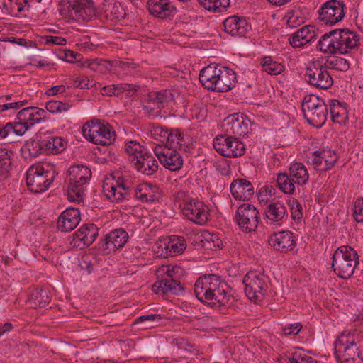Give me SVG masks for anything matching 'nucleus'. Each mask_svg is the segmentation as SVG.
<instances>
[{"instance_id": "nucleus-25", "label": "nucleus", "mask_w": 363, "mask_h": 363, "mask_svg": "<svg viewBox=\"0 0 363 363\" xmlns=\"http://www.w3.org/2000/svg\"><path fill=\"white\" fill-rule=\"evenodd\" d=\"M100 10L101 13L98 18H104L113 23L124 19L126 16L124 8L119 2L103 4Z\"/></svg>"}, {"instance_id": "nucleus-44", "label": "nucleus", "mask_w": 363, "mask_h": 363, "mask_svg": "<svg viewBox=\"0 0 363 363\" xmlns=\"http://www.w3.org/2000/svg\"><path fill=\"white\" fill-rule=\"evenodd\" d=\"M328 67H330L333 69L346 72L350 68L349 62L340 57H332L327 60L325 63Z\"/></svg>"}, {"instance_id": "nucleus-36", "label": "nucleus", "mask_w": 363, "mask_h": 363, "mask_svg": "<svg viewBox=\"0 0 363 363\" xmlns=\"http://www.w3.org/2000/svg\"><path fill=\"white\" fill-rule=\"evenodd\" d=\"M12 154L13 152L9 150L0 147V181L6 179L9 176Z\"/></svg>"}, {"instance_id": "nucleus-53", "label": "nucleus", "mask_w": 363, "mask_h": 363, "mask_svg": "<svg viewBox=\"0 0 363 363\" xmlns=\"http://www.w3.org/2000/svg\"><path fill=\"white\" fill-rule=\"evenodd\" d=\"M203 238L206 243H203V245L209 249L220 247L222 245L221 240L216 235L206 233L203 235Z\"/></svg>"}, {"instance_id": "nucleus-45", "label": "nucleus", "mask_w": 363, "mask_h": 363, "mask_svg": "<svg viewBox=\"0 0 363 363\" xmlns=\"http://www.w3.org/2000/svg\"><path fill=\"white\" fill-rule=\"evenodd\" d=\"M17 120L26 124L30 128L35 124L33 106L21 109L17 114Z\"/></svg>"}, {"instance_id": "nucleus-32", "label": "nucleus", "mask_w": 363, "mask_h": 363, "mask_svg": "<svg viewBox=\"0 0 363 363\" xmlns=\"http://www.w3.org/2000/svg\"><path fill=\"white\" fill-rule=\"evenodd\" d=\"M289 174L291 176V179L298 185L306 184L309 178L308 170L301 162H295L291 164Z\"/></svg>"}, {"instance_id": "nucleus-58", "label": "nucleus", "mask_w": 363, "mask_h": 363, "mask_svg": "<svg viewBox=\"0 0 363 363\" xmlns=\"http://www.w3.org/2000/svg\"><path fill=\"white\" fill-rule=\"evenodd\" d=\"M214 166L216 171L222 176H228L231 173L230 166L226 160L216 162Z\"/></svg>"}, {"instance_id": "nucleus-61", "label": "nucleus", "mask_w": 363, "mask_h": 363, "mask_svg": "<svg viewBox=\"0 0 363 363\" xmlns=\"http://www.w3.org/2000/svg\"><path fill=\"white\" fill-rule=\"evenodd\" d=\"M289 40L290 45L294 48H301L307 45L306 43H305L304 39L301 38L300 34L298 33V30L289 37Z\"/></svg>"}, {"instance_id": "nucleus-60", "label": "nucleus", "mask_w": 363, "mask_h": 363, "mask_svg": "<svg viewBox=\"0 0 363 363\" xmlns=\"http://www.w3.org/2000/svg\"><path fill=\"white\" fill-rule=\"evenodd\" d=\"M291 218L294 220H298L303 216L302 206L297 201H293L292 205L291 206Z\"/></svg>"}, {"instance_id": "nucleus-48", "label": "nucleus", "mask_w": 363, "mask_h": 363, "mask_svg": "<svg viewBox=\"0 0 363 363\" xmlns=\"http://www.w3.org/2000/svg\"><path fill=\"white\" fill-rule=\"evenodd\" d=\"M32 299L40 307L45 306L50 302L48 291L43 289H36L31 295Z\"/></svg>"}, {"instance_id": "nucleus-49", "label": "nucleus", "mask_w": 363, "mask_h": 363, "mask_svg": "<svg viewBox=\"0 0 363 363\" xmlns=\"http://www.w3.org/2000/svg\"><path fill=\"white\" fill-rule=\"evenodd\" d=\"M71 106L67 103H62L60 101H49L45 104V109L52 113L67 111Z\"/></svg>"}, {"instance_id": "nucleus-56", "label": "nucleus", "mask_w": 363, "mask_h": 363, "mask_svg": "<svg viewBox=\"0 0 363 363\" xmlns=\"http://www.w3.org/2000/svg\"><path fill=\"white\" fill-rule=\"evenodd\" d=\"M352 216L355 221L363 223V200H356L354 202Z\"/></svg>"}, {"instance_id": "nucleus-40", "label": "nucleus", "mask_w": 363, "mask_h": 363, "mask_svg": "<svg viewBox=\"0 0 363 363\" xmlns=\"http://www.w3.org/2000/svg\"><path fill=\"white\" fill-rule=\"evenodd\" d=\"M276 183L279 189L285 194H291L295 191V183L291 179L289 174H278Z\"/></svg>"}, {"instance_id": "nucleus-29", "label": "nucleus", "mask_w": 363, "mask_h": 363, "mask_svg": "<svg viewBox=\"0 0 363 363\" xmlns=\"http://www.w3.org/2000/svg\"><path fill=\"white\" fill-rule=\"evenodd\" d=\"M68 182L87 183L91 177V172L86 166L73 165L67 171Z\"/></svg>"}, {"instance_id": "nucleus-52", "label": "nucleus", "mask_w": 363, "mask_h": 363, "mask_svg": "<svg viewBox=\"0 0 363 363\" xmlns=\"http://www.w3.org/2000/svg\"><path fill=\"white\" fill-rule=\"evenodd\" d=\"M323 158L324 159V171L332 169L337 160V156L335 152L331 150H323Z\"/></svg>"}, {"instance_id": "nucleus-4", "label": "nucleus", "mask_w": 363, "mask_h": 363, "mask_svg": "<svg viewBox=\"0 0 363 363\" xmlns=\"http://www.w3.org/2000/svg\"><path fill=\"white\" fill-rule=\"evenodd\" d=\"M301 109L304 118L312 126L321 128L327 121L328 106L323 99L310 94L304 97Z\"/></svg>"}, {"instance_id": "nucleus-20", "label": "nucleus", "mask_w": 363, "mask_h": 363, "mask_svg": "<svg viewBox=\"0 0 363 363\" xmlns=\"http://www.w3.org/2000/svg\"><path fill=\"white\" fill-rule=\"evenodd\" d=\"M223 30L234 37H242L250 28L245 18L238 16L228 17L223 22Z\"/></svg>"}, {"instance_id": "nucleus-21", "label": "nucleus", "mask_w": 363, "mask_h": 363, "mask_svg": "<svg viewBox=\"0 0 363 363\" xmlns=\"http://www.w3.org/2000/svg\"><path fill=\"white\" fill-rule=\"evenodd\" d=\"M231 195L236 200L249 201L255 194L252 183L243 178L234 179L230 186Z\"/></svg>"}, {"instance_id": "nucleus-15", "label": "nucleus", "mask_w": 363, "mask_h": 363, "mask_svg": "<svg viewBox=\"0 0 363 363\" xmlns=\"http://www.w3.org/2000/svg\"><path fill=\"white\" fill-rule=\"evenodd\" d=\"M99 235V228L94 223H86L81 226L73 235L70 242L72 247L84 249L91 245Z\"/></svg>"}, {"instance_id": "nucleus-51", "label": "nucleus", "mask_w": 363, "mask_h": 363, "mask_svg": "<svg viewBox=\"0 0 363 363\" xmlns=\"http://www.w3.org/2000/svg\"><path fill=\"white\" fill-rule=\"evenodd\" d=\"M115 87L116 96H120L125 92H127V95H133L140 89V86L129 83L117 84Z\"/></svg>"}, {"instance_id": "nucleus-35", "label": "nucleus", "mask_w": 363, "mask_h": 363, "mask_svg": "<svg viewBox=\"0 0 363 363\" xmlns=\"http://www.w3.org/2000/svg\"><path fill=\"white\" fill-rule=\"evenodd\" d=\"M216 69H213L212 64L203 68L200 71L199 82L207 89L214 91Z\"/></svg>"}, {"instance_id": "nucleus-26", "label": "nucleus", "mask_w": 363, "mask_h": 363, "mask_svg": "<svg viewBox=\"0 0 363 363\" xmlns=\"http://www.w3.org/2000/svg\"><path fill=\"white\" fill-rule=\"evenodd\" d=\"M228 287L220 286V291L218 289L211 292V296L207 297L205 304L211 308L221 306H229L235 301L234 297L228 291Z\"/></svg>"}, {"instance_id": "nucleus-57", "label": "nucleus", "mask_w": 363, "mask_h": 363, "mask_svg": "<svg viewBox=\"0 0 363 363\" xmlns=\"http://www.w3.org/2000/svg\"><path fill=\"white\" fill-rule=\"evenodd\" d=\"M151 185V184L148 183L139 184L135 189V195L136 198L144 202V198L147 191H149Z\"/></svg>"}, {"instance_id": "nucleus-7", "label": "nucleus", "mask_w": 363, "mask_h": 363, "mask_svg": "<svg viewBox=\"0 0 363 363\" xmlns=\"http://www.w3.org/2000/svg\"><path fill=\"white\" fill-rule=\"evenodd\" d=\"M305 80L312 86L319 89H328L333 84L328 66L320 60L311 62L304 74Z\"/></svg>"}, {"instance_id": "nucleus-12", "label": "nucleus", "mask_w": 363, "mask_h": 363, "mask_svg": "<svg viewBox=\"0 0 363 363\" xmlns=\"http://www.w3.org/2000/svg\"><path fill=\"white\" fill-rule=\"evenodd\" d=\"M250 120L242 113H235L227 116L223 123V129L226 135L245 137L249 132Z\"/></svg>"}, {"instance_id": "nucleus-46", "label": "nucleus", "mask_w": 363, "mask_h": 363, "mask_svg": "<svg viewBox=\"0 0 363 363\" xmlns=\"http://www.w3.org/2000/svg\"><path fill=\"white\" fill-rule=\"evenodd\" d=\"M206 279L208 284V289L209 294H211V292L216 291V289L220 291V286L228 287V285L225 281H223L220 276L216 275L215 274H206Z\"/></svg>"}, {"instance_id": "nucleus-22", "label": "nucleus", "mask_w": 363, "mask_h": 363, "mask_svg": "<svg viewBox=\"0 0 363 363\" xmlns=\"http://www.w3.org/2000/svg\"><path fill=\"white\" fill-rule=\"evenodd\" d=\"M147 6L149 13L159 18L174 16L176 13V7L170 0H148Z\"/></svg>"}, {"instance_id": "nucleus-38", "label": "nucleus", "mask_w": 363, "mask_h": 363, "mask_svg": "<svg viewBox=\"0 0 363 363\" xmlns=\"http://www.w3.org/2000/svg\"><path fill=\"white\" fill-rule=\"evenodd\" d=\"M207 281H208L206 279V275H203L198 278L194 284V294L198 300L203 303L206 301L207 297L211 296L208 293Z\"/></svg>"}, {"instance_id": "nucleus-55", "label": "nucleus", "mask_w": 363, "mask_h": 363, "mask_svg": "<svg viewBox=\"0 0 363 363\" xmlns=\"http://www.w3.org/2000/svg\"><path fill=\"white\" fill-rule=\"evenodd\" d=\"M161 194L159 191V188L157 186L151 185L149 191L146 194L144 201L145 202H155L159 201L160 199Z\"/></svg>"}, {"instance_id": "nucleus-63", "label": "nucleus", "mask_w": 363, "mask_h": 363, "mask_svg": "<svg viewBox=\"0 0 363 363\" xmlns=\"http://www.w3.org/2000/svg\"><path fill=\"white\" fill-rule=\"evenodd\" d=\"M200 5H201L205 9L211 11L213 10L215 11L221 12L218 6L217 5V1H214L213 0H197Z\"/></svg>"}, {"instance_id": "nucleus-24", "label": "nucleus", "mask_w": 363, "mask_h": 363, "mask_svg": "<svg viewBox=\"0 0 363 363\" xmlns=\"http://www.w3.org/2000/svg\"><path fill=\"white\" fill-rule=\"evenodd\" d=\"M265 218L269 220L270 224L281 225L288 218L287 208L280 201L271 202L267 204L264 210Z\"/></svg>"}, {"instance_id": "nucleus-39", "label": "nucleus", "mask_w": 363, "mask_h": 363, "mask_svg": "<svg viewBox=\"0 0 363 363\" xmlns=\"http://www.w3.org/2000/svg\"><path fill=\"white\" fill-rule=\"evenodd\" d=\"M103 189L108 199L113 202L122 201L127 194L126 191H123L122 189L114 186L113 184H109L108 182L104 184Z\"/></svg>"}, {"instance_id": "nucleus-14", "label": "nucleus", "mask_w": 363, "mask_h": 363, "mask_svg": "<svg viewBox=\"0 0 363 363\" xmlns=\"http://www.w3.org/2000/svg\"><path fill=\"white\" fill-rule=\"evenodd\" d=\"M183 214L191 221L199 225H203L208 220V208L203 202L197 199L187 201L183 206L180 204Z\"/></svg>"}, {"instance_id": "nucleus-28", "label": "nucleus", "mask_w": 363, "mask_h": 363, "mask_svg": "<svg viewBox=\"0 0 363 363\" xmlns=\"http://www.w3.org/2000/svg\"><path fill=\"white\" fill-rule=\"evenodd\" d=\"M223 70V74L220 77L219 81L215 83L214 91L225 92L232 89L236 84L235 73L228 67H219Z\"/></svg>"}, {"instance_id": "nucleus-1", "label": "nucleus", "mask_w": 363, "mask_h": 363, "mask_svg": "<svg viewBox=\"0 0 363 363\" xmlns=\"http://www.w3.org/2000/svg\"><path fill=\"white\" fill-rule=\"evenodd\" d=\"M359 37L349 29H335L322 35L318 48L330 54H345L357 46Z\"/></svg>"}, {"instance_id": "nucleus-6", "label": "nucleus", "mask_w": 363, "mask_h": 363, "mask_svg": "<svg viewBox=\"0 0 363 363\" xmlns=\"http://www.w3.org/2000/svg\"><path fill=\"white\" fill-rule=\"evenodd\" d=\"M55 173L45 170L40 164L30 166L26 172V185L33 193H42L53 182Z\"/></svg>"}, {"instance_id": "nucleus-33", "label": "nucleus", "mask_w": 363, "mask_h": 363, "mask_svg": "<svg viewBox=\"0 0 363 363\" xmlns=\"http://www.w3.org/2000/svg\"><path fill=\"white\" fill-rule=\"evenodd\" d=\"M186 248V242L184 237L173 235L166 245L167 256H174L184 252Z\"/></svg>"}, {"instance_id": "nucleus-27", "label": "nucleus", "mask_w": 363, "mask_h": 363, "mask_svg": "<svg viewBox=\"0 0 363 363\" xmlns=\"http://www.w3.org/2000/svg\"><path fill=\"white\" fill-rule=\"evenodd\" d=\"M133 163L135 169L146 175H152L158 169V164L155 157L146 151L140 155Z\"/></svg>"}, {"instance_id": "nucleus-47", "label": "nucleus", "mask_w": 363, "mask_h": 363, "mask_svg": "<svg viewBox=\"0 0 363 363\" xmlns=\"http://www.w3.org/2000/svg\"><path fill=\"white\" fill-rule=\"evenodd\" d=\"M45 141L43 140H34L26 143L29 154L32 157H37L40 154H45Z\"/></svg>"}, {"instance_id": "nucleus-43", "label": "nucleus", "mask_w": 363, "mask_h": 363, "mask_svg": "<svg viewBox=\"0 0 363 363\" xmlns=\"http://www.w3.org/2000/svg\"><path fill=\"white\" fill-rule=\"evenodd\" d=\"M150 101L155 104H162L173 100V94L169 89H164L159 91L150 93Z\"/></svg>"}, {"instance_id": "nucleus-31", "label": "nucleus", "mask_w": 363, "mask_h": 363, "mask_svg": "<svg viewBox=\"0 0 363 363\" xmlns=\"http://www.w3.org/2000/svg\"><path fill=\"white\" fill-rule=\"evenodd\" d=\"M308 12L305 7H296L287 11L284 16L289 26L296 28L303 24L308 16Z\"/></svg>"}, {"instance_id": "nucleus-13", "label": "nucleus", "mask_w": 363, "mask_h": 363, "mask_svg": "<svg viewBox=\"0 0 363 363\" xmlns=\"http://www.w3.org/2000/svg\"><path fill=\"white\" fill-rule=\"evenodd\" d=\"M236 221L240 228L245 232L255 231L259 221L258 210L250 203L240 205L236 211Z\"/></svg>"}, {"instance_id": "nucleus-19", "label": "nucleus", "mask_w": 363, "mask_h": 363, "mask_svg": "<svg viewBox=\"0 0 363 363\" xmlns=\"http://www.w3.org/2000/svg\"><path fill=\"white\" fill-rule=\"evenodd\" d=\"M155 153L160 163L170 171L179 170L183 165V158L177 150L157 147Z\"/></svg>"}, {"instance_id": "nucleus-8", "label": "nucleus", "mask_w": 363, "mask_h": 363, "mask_svg": "<svg viewBox=\"0 0 363 363\" xmlns=\"http://www.w3.org/2000/svg\"><path fill=\"white\" fill-rule=\"evenodd\" d=\"M335 355L340 363H354L356 357L363 359L353 337L344 335L335 343Z\"/></svg>"}, {"instance_id": "nucleus-62", "label": "nucleus", "mask_w": 363, "mask_h": 363, "mask_svg": "<svg viewBox=\"0 0 363 363\" xmlns=\"http://www.w3.org/2000/svg\"><path fill=\"white\" fill-rule=\"evenodd\" d=\"M162 319V317L160 314H150V315H141L138 317L133 323V324H139L143 322L149 321V322H154V321H159Z\"/></svg>"}, {"instance_id": "nucleus-54", "label": "nucleus", "mask_w": 363, "mask_h": 363, "mask_svg": "<svg viewBox=\"0 0 363 363\" xmlns=\"http://www.w3.org/2000/svg\"><path fill=\"white\" fill-rule=\"evenodd\" d=\"M178 137H180V132L178 130L171 129L169 132V137L164 149L177 150L178 143H179L178 141Z\"/></svg>"}, {"instance_id": "nucleus-10", "label": "nucleus", "mask_w": 363, "mask_h": 363, "mask_svg": "<svg viewBox=\"0 0 363 363\" xmlns=\"http://www.w3.org/2000/svg\"><path fill=\"white\" fill-rule=\"evenodd\" d=\"M213 145L216 151L225 157H238L245 152V145L241 141L226 135L217 136Z\"/></svg>"}, {"instance_id": "nucleus-34", "label": "nucleus", "mask_w": 363, "mask_h": 363, "mask_svg": "<svg viewBox=\"0 0 363 363\" xmlns=\"http://www.w3.org/2000/svg\"><path fill=\"white\" fill-rule=\"evenodd\" d=\"M44 141L45 154H58L66 148V142L60 137L48 136Z\"/></svg>"}, {"instance_id": "nucleus-18", "label": "nucleus", "mask_w": 363, "mask_h": 363, "mask_svg": "<svg viewBox=\"0 0 363 363\" xmlns=\"http://www.w3.org/2000/svg\"><path fill=\"white\" fill-rule=\"evenodd\" d=\"M152 290L157 294L167 295L172 294L179 295L184 291V288L179 280L172 278V276L169 274L168 277L155 281L152 285Z\"/></svg>"}, {"instance_id": "nucleus-23", "label": "nucleus", "mask_w": 363, "mask_h": 363, "mask_svg": "<svg viewBox=\"0 0 363 363\" xmlns=\"http://www.w3.org/2000/svg\"><path fill=\"white\" fill-rule=\"evenodd\" d=\"M79 221V211L75 208H69L61 213L57 220V227L62 232H69L78 225Z\"/></svg>"}, {"instance_id": "nucleus-17", "label": "nucleus", "mask_w": 363, "mask_h": 363, "mask_svg": "<svg viewBox=\"0 0 363 363\" xmlns=\"http://www.w3.org/2000/svg\"><path fill=\"white\" fill-rule=\"evenodd\" d=\"M128 240V233L122 229H116L107 234L101 241L100 248L105 254L123 247Z\"/></svg>"}, {"instance_id": "nucleus-16", "label": "nucleus", "mask_w": 363, "mask_h": 363, "mask_svg": "<svg viewBox=\"0 0 363 363\" xmlns=\"http://www.w3.org/2000/svg\"><path fill=\"white\" fill-rule=\"evenodd\" d=\"M268 242L274 250L281 253H287L293 250L296 245V237L289 230L274 232L269 236Z\"/></svg>"}, {"instance_id": "nucleus-64", "label": "nucleus", "mask_w": 363, "mask_h": 363, "mask_svg": "<svg viewBox=\"0 0 363 363\" xmlns=\"http://www.w3.org/2000/svg\"><path fill=\"white\" fill-rule=\"evenodd\" d=\"M17 121L13 123V133L18 136H22L30 127L18 120Z\"/></svg>"}, {"instance_id": "nucleus-50", "label": "nucleus", "mask_w": 363, "mask_h": 363, "mask_svg": "<svg viewBox=\"0 0 363 363\" xmlns=\"http://www.w3.org/2000/svg\"><path fill=\"white\" fill-rule=\"evenodd\" d=\"M301 38H303L306 44L310 43L317 38L315 27L311 26H306L298 30Z\"/></svg>"}, {"instance_id": "nucleus-30", "label": "nucleus", "mask_w": 363, "mask_h": 363, "mask_svg": "<svg viewBox=\"0 0 363 363\" xmlns=\"http://www.w3.org/2000/svg\"><path fill=\"white\" fill-rule=\"evenodd\" d=\"M330 113L333 121L338 124H345L348 120L347 104L340 103L337 99L329 101Z\"/></svg>"}, {"instance_id": "nucleus-5", "label": "nucleus", "mask_w": 363, "mask_h": 363, "mask_svg": "<svg viewBox=\"0 0 363 363\" xmlns=\"http://www.w3.org/2000/svg\"><path fill=\"white\" fill-rule=\"evenodd\" d=\"M245 293L252 302L257 303L264 299L268 289L269 278L257 271H250L243 277Z\"/></svg>"}, {"instance_id": "nucleus-2", "label": "nucleus", "mask_w": 363, "mask_h": 363, "mask_svg": "<svg viewBox=\"0 0 363 363\" xmlns=\"http://www.w3.org/2000/svg\"><path fill=\"white\" fill-rule=\"evenodd\" d=\"M359 264V255L351 246H340L333 255L332 269L342 279H350Z\"/></svg>"}, {"instance_id": "nucleus-41", "label": "nucleus", "mask_w": 363, "mask_h": 363, "mask_svg": "<svg viewBox=\"0 0 363 363\" xmlns=\"http://www.w3.org/2000/svg\"><path fill=\"white\" fill-rule=\"evenodd\" d=\"M261 64L263 71L271 75H277L284 70V66L274 61L271 56L264 57Z\"/></svg>"}, {"instance_id": "nucleus-42", "label": "nucleus", "mask_w": 363, "mask_h": 363, "mask_svg": "<svg viewBox=\"0 0 363 363\" xmlns=\"http://www.w3.org/2000/svg\"><path fill=\"white\" fill-rule=\"evenodd\" d=\"M125 151L130 156V160L134 163L139 158L140 155H143L145 150L139 143L130 140L125 145Z\"/></svg>"}, {"instance_id": "nucleus-11", "label": "nucleus", "mask_w": 363, "mask_h": 363, "mask_svg": "<svg viewBox=\"0 0 363 363\" xmlns=\"http://www.w3.org/2000/svg\"><path fill=\"white\" fill-rule=\"evenodd\" d=\"M345 5L340 0H328L318 10V19L327 26H333L345 16Z\"/></svg>"}, {"instance_id": "nucleus-9", "label": "nucleus", "mask_w": 363, "mask_h": 363, "mask_svg": "<svg viewBox=\"0 0 363 363\" xmlns=\"http://www.w3.org/2000/svg\"><path fill=\"white\" fill-rule=\"evenodd\" d=\"M68 11L72 18L78 21H89L101 13L93 0H68Z\"/></svg>"}, {"instance_id": "nucleus-59", "label": "nucleus", "mask_w": 363, "mask_h": 363, "mask_svg": "<svg viewBox=\"0 0 363 363\" xmlns=\"http://www.w3.org/2000/svg\"><path fill=\"white\" fill-rule=\"evenodd\" d=\"M302 325L300 323H296L293 324H289L282 328V332L285 335H297L301 329Z\"/></svg>"}, {"instance_id": "nucleus-37", "label": "nucleus", "mask_w": 363, "mask_h": 363, "mask_svg": "<svg viewBox=\"0 0 363 363\" xmlns=\"http://www.w3.org/2000/svg\"><path fill=\"white\" fill-rule=\"evenodd\" d=\"M86 183L69 182L67 190V198L71 201L80 202L84 199Z\"/></svg>"}, {"instance_id": "nucleus-3", "label": "nucleus", "mask_w": 363, "mask_h": 363, "mask_svg": "<svg viewBox=\"0 0 363 363\" xmlns=\"http://www.w3.org/2000/svg\"><path fill=\"white\" fill-rule=\"evenodd\" d=\"M84 137L89 141L101 145H108L116 140L113 128L105 121L94 118L88 121L82 128Z\"/></svg>"}]
</instances>
